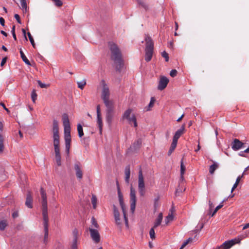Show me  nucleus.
Instances as JSON below:
<instances>
[{
    "mask_svg": "<svg viewBox=\"0 0 249 249\" xmlns=\"http://www.w3.org/2000/svg\"><path fill=\"white\" fill-rule=\"evenodd\" d=\"M53 143L55 153V159L58 166L61 165V155L60 152V141L59 135L58 123L57 120H53Z\"/></svg>",
    "mask_w": 249,
    "mask_h": 249,
    "instance_id": "f257e3e1",
    "label": "nucleus"
},
{
    "mask_svg": "<svg viewBox=\"0 0 249 249\" xmlns=\"http://www.w3.org/2000/svg\"><path fill=\"white\" fill-rule=\"evenodd\" d=\"M62 121L64 129V140L65 142L66 153L69 155L71 147V126L68 115L64 113L62 116Z\"/></svg>",
    "mask_w": 249,
    "mask_h": 249,
    "instance_id": "f03ea898",
    "label": "nucleus"
},
{
    "mask_svg": "<svg viewBox=\"0 0 249 249\" xmlns=\"http://www.w3.org/2000/svg\"><path fill=\"white\" fill-rule=\"evenodd\" d=\"M109 48L111 51V59L116 65V69L119 70L123 65V60L121 52L116 44L109 43Z\"/></svg>",
    "mask_w": 249,
    "mask_h": 249,
    "instance_id": "7ed1b4c3",
    "label": "nucleus"
},
{
    "mask_svg": "<svg viewBox=\"0 0 249 249\" xmlns=\"http://www.w3.org/2000/svg\"><path fill=\"white\" fill-rule=\"evenodd\" d=\"M146 47L145 49V60L148 62L151 60L153 53L154 43L150 37L146 36L145 38Z\"/></svg>",
    "mask_w": 249,
    "mask_h": 249,
    "instance_id": "20e7f679",
    "label": "nucleus"
},
{
    "mask_svg": "<svg viewBox=\"0 0 249 249\" xmlns=\"http://www.w3.org/2000/svg\"><path fill=\"white\" fill-rule=\"evenodd\" d=\"M100 85L102 86V94L101 97L104 101V102L106 105L112 104L113 102L109 100V97L110 95V92L108 86L106 83L105 80H102L100 82Z\"/></svg>",
    "mask_w": 249,
    "mask_h": 249,
    "instance_id": "39448f33",
    "label": "nucleus"
},
{
    "mask_svg": "<svg viewBox=\"0 0 249 249\" xmlns=\"http://www.w3.org/2000/svg\"><path fill=\"white\" fill-rule=\"evenodd\" d=\"M132 112V109H127L124 112L123 116V119L124 120H126L130 124H133L134 126L136 127L137 126L136 118L135 115Z\"/></svg>",
    "mask_w": 249,
    "mask_h": 249,
    "instance_id": "423d86ee",
    "label": "nucleus"
},
{
    "mask_svg": "<svg viewBox=\"0 0 249 249\" xmlns=\"http://www.w3.org/2000/svg\"><path fill=\"white\" fill-rule=\"evenodd\" d=\"M138 189L141 196H143L145 194V185L144 178L141 169L139 172L138 175Z\"/></svg>",
    "mask_w": 249,
    "mask_h": 249,
    "instance_id": "0eeeda50",
    "label": "nucleus"
},
{
    "mask_svg": "<svg viewBox=\"0 0 249 249\" xmlns=\"http://www.w3.org/2000/svg\"><path fill=\"white\" fill-rule=\"evenodd\" d=\"M106 106L107 107L106 116V121L109 124H111L114 116L113 105L112 103L108 104V105H106Z\"/></svg>",
    "mask_w": 249,
    "mask_h": 249,
    "instance_id": "6e6552de",
    "label": "nucleus"
},
{
    "mask_svg": "<svg viewBox=\"0 0 249 249\" xmlns=\"http://www.w3.org/2000/svg\"><path fill=\"white\" fill-rule=\"evenodd\" d=\"M240 242L238 239L234 238L224 242L220 246L217 247L215 249H229L236 243Z\"/></svg>",
    "mask_w": 249,
    "mask_h": 249,
    "instance_id": "1a4fd4ad",
    "label": "nucleus"
},
{
    "mask_svg": "<svg viewBox=\"0 0 249 249\" xmlns=\"http://www.w3.org/2000/svg\"><path fill=\"white\" fill-rule=\"evenodd\" d=\"M136 202V191L135 189L131 186L130 193V210L132 213H134Z\"/></svg>",
    "mask_w": 249,
    "mask_h": 249,
    "instance_id": "9d476101",
    "label": "nucleus"
},
{
    "mask_svg": "<svg viewBox=\"0 0 249 249\" xmlns=\"http://www.w3.org/2000/svg\"><path fill=\"white\" fill-rule=\"evenodd\" d=\"M74 169L77 178L80 180L83 177V172L80 163L79 162L75 163L74 165Z\"/></svg>",
    "mask_w": 249,
    "mask_h": 249,
    "instance_id": "9b49d317",
    "label": "nucleus"
},
{
    "mask_svg": "<svg viewBox=\"0 0 249 249\" xmlns=\"http://www.w3.org/2000/svg\"><path fill=\"white\" fill-rule=\"evenodd\" d=\"M168 82L169 80L166 77H161L158 86V89L162 90L164 89L166 87Z\"/></svg>",
    "mask_w": 249,
    "mask_h": 249,
    "instance_id": "f8f14e48",
    "label": "nucleus"
},
{
    "mask_svg": "<svg viewBox=\"0 0 249 249\" xmlns=\"http://www.w3.org/2000/svg\"><path fill=\"white\" fill-rule=\"evenodd\" d=\"M89 230L92 240L95 243H98L100 241V237L98 231L97 230L90 228H89Z\"/></svg>",
    "mask_w": 249,
    "mask_h": 249,
    "instance_id": "ddd939ff",
    "label": "nucleus"
},
{
    "mask_svg": "<svg viewBox=\"0 0 249 249\" xmlns=\"http://www.w3.org/2000/svg\"><path fill=\"white\" fill-rule=\"evenodd\" d=\"M244 143L238 139H234L231 144V148L233 150L237 151L242 148L244 146Z\"/></svg>",
    "mask_w": 249,
    "mask_h": 249,
    "instance_id": "4468645a",
    "label": "nucleus"
},
{
    "mask_svg": "<svg viewBox=\"0 0 249 249\" xmlns=\"http://www.w3.org/2000/svg\"><path fill=\"white\" fill-rule=\"evenodd\" d=\"M113 214L116 225L119 227H121V222L120 218V213L117 208L114 205H113Z\"/></svg>",
    "mask_w": 249,
    "mask_h": 249,
    "instance_id": "2eb2a0df",
    "label": "nucleus"
},
{
    "mask_svg": "<svg viewBox=\"0 0 249 249\" xmlns=\"http://www.w3.org/2000/svg\"><path fill=\"white\" fill-rule=\"evenodd\" d=\"M185 130V125H182L181 127L178 129L175 133L173 141L178 142V139L181 136V135L183 133Z\"/></svg>",
    "mask_w": 249,
    "mask_h": 249,
    "instance_id": "dca6fc26",
    "label": "nucleus"
},
{
    "mask_svg": "<svg viewBox=\"0 0 249 249\" xmlns=\"http://www.w3.org/2000/svg\"><path fill=\"white\" fill-rule=\"evenodd\" d=\"M42 216L43 218L44 226H48V207L47 206H42Z\"/></svg>",
    "mask_w": 249,
    "mask_h": 249,
    "instance_id": "f3484780",
    "label": "nucleus"
},
{
    "mask_svg": "<svg viewBox=\"0 0 249 249\" xmlns=\"http://www.w3.org/2000/svg\"><path fill=\"white\" fill-rule=\"evenodd\" d=\"M42 206H47V195L46 191L42 188L40 189Z\"/></svg>",
    "mask_w": 249,
    "mask_h": 249,
    "instance_id": "a211bd4d",
    "label": "nucleus"
},
{
    "mask_svg": "<svg viewBox=\"0 0 249 249\" xmlns=\"http://www.w3.org/2000/svg\"><path fill=\"white\" fill-rule=\"evenodd\" d=\"M120 205L121 206V207L122 211H123L124 218V221H125V224L126 226L128 228V221L127 217L126 216V208H125V204H124V202H122V203H120Z\"/></svg>",
    "mask_w": 249,
    "mask_h": 249,
    "instance_id": "6ab92c4d",
    "label": "nucleus"
},
{
    "mask_svg": "<svg viewBox=\"0 0 249 249\" xmlns=\"http://www.w3.org/2000/svg\"><path fill=\"white\" fill-rule=\"evenodd\" d=\"M32 202L33 199L32 195L31 193L29 192L27 195L26 200L25 202L26 206L29 208H32L33 207Z\"/></svg>",
    "mask_w": 249,
    "mask_h": 249,
    "instance_id": "aec40b11",
    "label": "nucleus"
},
{
    "mask_svg": "<svg viewBox=\"0 0 249 249\" xmlns=\"http://www.w3.org/2000/svg\"><path fill=\"white\" fill-rule=\"evenodd\" d=\"M163 218V215L162 213H160L158 215V217L155 220V222L154 223V228H157L158 226H159Z\"/></svg>",
    "mask_w": 249,
    "mask_h": 249,
    "instance_id": "412c9836",
    "label": "nucleus"
},
{
    "mask_svg": "<svg viewBox=\"0 0 249 249\" xmlns=\"http://www.w3.org/2000/svg\"><path fill=\"white\" fill-rule=\"evenodd\" d=\"M185 169H186L185 166L184 165L183 162V159H182V160H181V162H180V180H181L182 181L184 180L183 175L185 173Z\"/></svg>",
    "mask_w": 249,
    "mask_h": 249,
    "instance_id": "4be33fe9",
    "label": "nucleus"
},
{
    "mask_svg": "<svg viewBox=\"0 0 249 249\" xmlns=\"http://www.w3.org/2000/svg\"><path fill=\"white\" fill-rule=\"evenodd\" d=\"M125 180L126 182L129 183L130 175V170L129 166H127L125 168Z\"/></svg>",
    "mask_w": 249,
    "mask_h": 249,
    "instance_id": "5701e85b",
    "label": "nucleus"
},
{
    "mask_svg": "<svg viewBox=\"0 0 249 249\" xmlns=\"http://www.w3.org/2000/svg\"><path fill=\"white\" fill-rule=\"evenodd\" d=\"M213 162V164L211 165L209 168V172L211 174H213L215 170H216L218 167V164L215 162Z\"/></svg>",
    "mask_w": 249,
    "mask_h": 249,
    "instance_id": "b1692460",
    "label": "nucleus"
},
{
    "mask_svg": "<svg viewBox=\"0 0 249 249\" xmlns=\"http://www.w3.org/2000/svg\"><path fill=\"white\" fill-rule=\"evenodd\" d=\"M77 231L76 230H74L73 231V233L74 234V238L72 242V245L71 247V249H77Z\"/></svg>",
    "mask_w": 249,
    "mask_h": 249,
    "instance_id": "393cba45",
    "label": "nucleus"
},
{
    "mask_svg": "<svg viewBox=\"0 0 249 249\" xmlns=\"http://www.w3.org/2000/svg\"><path fill=\"white\" fill-rule=\"evenodd\" d=\"M20 54L21 57L22 59V60L25 62V64H26L28 65H30V62L29 61V60L27 59L24 53H23V51H22L21 49H20Z\"/></svg>",
    "mask_w": 249,
    "mask_h": 249,
    "instance_id": "a878e982",
    "label": "nucleus"
},
{
    "mask_svg": "<svg viewBox=\"0 0 249 249\" xmlns=\"http://www.w3.org/2000/svg\"><path fill=\"white\" fill-rule=\"evenodd\" d=\"M177 144V142H176L175 141H172V142L171 143L170 148L168 152V155L169 156L170 155L172 152L174 151L175 149L176 148Z\"/></svg>",
    "mask_w": 249,
    "mask_h": 249,
    "instance_id": "bb28decb",
    "label": "nucleus"
},
{
    "mask_svg": "<svg viewBox=\"0 0 249 249\" xmlns=\"http://www.w3.org/2000/svg\"><path fill=\"white\" fill-rule=\"evenodd\" d=\"M243 177V175H241V176H239L236 179V181H235V183L233 184L232 188H231V192L232 193L234 190L237 187L241 178Z\"/></svg>",
    "mask_w": 249,
    "mask_h": 249,
    "instance_id": "cd10ccee",
    "label": "nucleus"
},
{
    "mask_svg": "<svg viewBox=\"0 0 249 249\" xmlns=\"http://www.w3.org/2000/svg\"><path fill=\"white\" fill-rule=\"evenodd\" d=\"M21 9L24 13L27 11V6L26 0H20Z\"/></svg>",
    "mask_w": 249,
    "mask_h": 249,
    "instance_id": "c85d7f7f",
    "label": "nucleus"
},
{
    "mask_svg": "<svg viewBox=\"0 0 249 249\" xmlns=\"http://www.w3.org/2000/svg\"><path fill=\"white\" fill-rule=\"evenodd\" d=\"M44 243H46L47 242V239L48 237V226H44Z\"/></svg>",
    "mask_w": 249,
    "mask_h": 249,
    "instance_id": "c756f323",
    "label": "nucleus"
},
{
    "mask_svg": "<svg viewBox=\"0 0 249 249\" xmlns=\"http://www.w3.org/2000/svg\"><path fill=\"white\" fill-rule=\"evenodd\" d=\"M77 83L78 87L81 89H83L84 88L85 86L86 85V79H83L80 81H78Z\"/></svg>",
    "mask_w": 249,
    "mask_h": 249,
    "instance_id": "7c9ffc66",
    "label": "nucleus"
},
{
    "mask_svg": "<svg viewBox=\"0 0 249 249\" xmlns=\"http://www.w3.org/2000/svg\"><path fill=\"white\" fill-rule=\"evenodd\" d=\"M77 131L79 137H82L84 135V133L82 126L79 124L77 125Z\"/></svg>",
    "mask_w": 249,
    "mask_h": 249,
    "instance_id": "2f4dec72",
    "label": "nucleus"
},
{
    "mask_svg": "<svg viewBox=\"0 0 249 249\" xmlns=\"http://www.w3.org/2000/svg\"><path fill=\"white\" fill-rule=\"evenodd\" d=\"M97 124H98V127L100 129V131L101 132L102 126H103V123H102V121L101 115L99 116H97Z\"/></svg>",
    "mask_w": 249,
    "mask_h": 249,
    "instance_id": "473e14b6",
    "label": "nucleus"
},
{
    "mask_svg": "<svg viewBox=\"0 0 249 249\" xmlns=\"http://www.w3.org/2000/svg\"><path fill=\"white\" fill-rule=\"evenodd\" d=\"M174 216L173 214L169 213L167 216L166 217L165 219V224L167 225L170 222L172 221L173 220Z\"/></svg>",
    "mask_w": 249,
    "mask_h": 249,
    "instance_id": "72a5a7b5",
    "label": "nucleus"
},
{
    "mask_svg": "<svg viewBox=\"0 0 249 249\" xmlns=\"http://www.w3.org/2000/svg\"><path fill=\"white\" fill-rule=\"evenodd\" d=\"M138 3L140 6L143 7L145 10L148 9V5L142 0H138Z\"/></svg>",
    "mask_w": 249,
    "mask_h": 249,
    "instance_id": "f704fd0d",
    "label": "nucleus"
},
{
    "mask_svg": "<svg viewBox=\"0 0 249 249\" xmlns=\"http://www.w3.org/2000/svg\"><path fill=\"white\" fill-rule=\"evenodd\" d=\"M224 202V201H222L220 204L218 205L214 209V211L213 212V213H212L211 214V216H213L215 213L217 212V211L220 209V208H221L223 206V203Z\"/></svg>",
    "mask_w": 249,
    "mask_h": 249,
    "instance_id": "c9c22d12",
    "label": "nucleus"
},
{
    "mask_svg": "<svg viewBox=\"0 0 249 249\" xmlns=\"http://www.w3.org/2000/svg\"><path fill=\"white\" fill-rule=\"evenodd\" d=\"M3 140L4 139L2 136L0 134V153H2L3 150Z\"/></svg>",
    "mask_w": 249,
    "mask_h": 249,
    "instance_id": "e433bc0d",
    "label": "nucleus"
},
{
    "mask_svg": "<svg viewBox=\"0 0 249 249\" xmlns=\"http://www.w3.org/2000/svg\"><path fill=\"white\" fill-rule=\"evenodd\" d=\"M91 203L94 209L96 207L97 198L95 195H92L91 197Z\"/></svg>",
    "mask_w": 249,
    "mask_h": 249,
    "instance_id": "4c0bfd02",
    "label": "nucleus"
},
{
    "mask_svg": "<svg viewBox=\"0 0 249 249\" xmlns=\"http://www.w3.org/2000/svg\"><path fill=\"white\" fill-rule=\"evenodd\" d=\"M7 226V223L6 221L2 220L0 221V230L3 231L4 230L5 227Z\"/></svg>",
    "mask_w": 249,
    "mask_h": 249,
    "instance_id": "58836bf2",
    "label": "nucleus"
},
{
    "mask_svg": "<svg viewBox=\"0 0 249 249\" xmlns=\"http://www.w3.org/2000/svg\"><path fill=\"white\" fill-rule=\"evenodd\" d=\"M154 228H154V227L153 228H152L150 229V231H149V234H150V238L152 240L155 238V233Z\"/></svg>",
    "mask_w": 249,
    "mask_h": 249,
    "instance_id": "ea45409f",
    "label": "nucleus"
},
{
    "mask_svg": "<svg viewBox=\"0 0 249 249\" xmlns=\"http://www.w3.org/2000/svg\"><path fill=\"white\" fill-rule=\"evenodd\" d=\"M28 36L29 37V39L31 43L32 44L33 47L34 48H35V43L34 39H33L32 36H31V34H30V33H29V32L28 33Z\"/></svg>",
    "mask_w": 249,
    "mask_h": 249,
    "instance_id": "a19ab883",
    "label": "nucleus"
},
{
    "mask_svg": "<svg viewBox=\"0 0 249 249\" xmlns=\"http://www.w3.org/2000/svg\"><path fill=\"white\" fill-rule=\"evenodd\" d=\"M31 98H32V100L33 102L34 103H35L37 98V94L36 93V91L35 90H33V91L32 92Z\"/></svg>",
    "mask_w": 249,
    "mask_h": 249,
    "instance_id": "79ce46f5",
    "label": "nucleus"
},
{
    "mask_svg": "<svg viewBox=\"0 0 249 249\" xmlns=\"http://www.w3.org/2000/svg\"><path fill=\"white\" fill-rule=\"evenodd\" d=\"M37 83H38L39 86L41 88H48L49 86V85H46L45 84L42 83L41 82V81H40V80H38L37 81Z\"/></svg>",
    "mask_w": 249,
    "mask_h": 249,
    "instance_id": "37998d69",
    "label": "nucleus"
},
{
    "mask_svg": "<svg viewBox=\"0 0 249 249\" xmlns=\"http://www.w3.org/2000/svg\"><path fill=\"white\" fill-rule=\"evenodd\" d=\"M162 56L164 57L166 62H168L169 60V56L168 54L165 52L163 51L161 53Z\"/></svg>",
    "mask_w": 249,
    "mask_h": 249,
    "instance_id": "c03bdc74",
    "label": "nucleus"
},
{
    "mask_svg": "<svg viewBox=\"0 0 249 249\" xmlns=\"http://www.w3.org/2000/svg\"><path fill=\"white\" fill-rule=\"evenodd\" d=\"M54 2L56 6H61L62 5V2L60 0H52Z\"/></svg>",
    "mask_w": 249,
    "mask_h": 249,
    "instance_id": "a18cd8bd",
    "label": "nucleus"
},
{
    "mask_svg": "<svg viewBox=\"0 0 249 249\" xmlns=\"http://www.w3.org/2000/svg\"><path fill=\"white\" fill-rule=\"evenodd\" d=\"M155 101V100L154 98L151 97L150 102L148 105V107H149V108L150 107H152L153 106Z\"/></svg>",
    "mask_w": 249,
    "mask_h": 249,
    "instance_id": "49530a36",
    "label": "nucleus"
},
{
    "mask_svg": "<svg viewBox=\"0 0 249 249\" xmlns=\"http://www.w3.org/2000/svg\"><path fill=\"white\" fill-rule=\"evenodd\" d=\"M91 223L94 227H95V228L98 227V224H97L95 219L94 217H92L91 219Z\"/></svg>",
    "mask_w": 249,
    "mask_h": 249,
    "instance_id": "de8ad7c7",
    "label": "nucleus"
},
{
    "mask_svg": "<svg viewBox=\"0 0 249 249\" xmlns=\"http://www.w3.org/2000/svg\"><path fill=\"white\" fill-rule=\"evenodd\" d=\"M177 74V71L176 70H172V71H171L170 72V76L173 77L176 76Z\"/></svg>",
    "mask_w": 249,
    "mask_h": 249,
    "instance_id": "09e8293b",
    "label": "nucleus"
},
{
    "mask_svg": "<svg viewBox=\"0 0 249 249\" xmlns=\"http://www.w3.org/2000/svg\"><path fill=\"white\" fill-rule=\"evenodd\" d=\"M142 141L141 139H139L137 140L136 142L134 143V146H135V145H137V147H139L142 144Z\"/></svg>",
    "mask_w": 249,
    "mask_h": 249,
    "instance_id": "8fccbe9b",
    "label": "nucleus"
},
{
    "mask_svg": "<svg viewBox=\"0 0 249 249\" xmlns=\"http://www.w3.org/2000/svg\"><path fill=\"white\" fill-rule=\"evenodd\" d=\"M14 17L16 19V20H17L19 24L21 23V21H20V17L18 15V14H15L14 15Z\"/></svg>",
    "mask_w": 249,
    "mask_h": 249,
    "instance_id": "3c124183",
    "label": "nucleus"
},
{
    "mask_svg": "<svg viewBox=\"0 0 249 249\" xmlns=\"http://www.w3.org/2000/svg\"><path fill=\"white\" fill-rule=\"evenodd\" d=\"M208 202H209V210H210V211H211L212 209V208L213 207V203L212 202L210 199H209Z\"/></svg>",
    "mask_w": 249,
    "mask_h": 249,
    "instance_id": "603ef678",
    "label": "nucleus"
},
{
    "mask_svg": "<svg viewBox=\"0 0 249 249\" xmlns=\"http://www.w3.org/2000/svg\"><path fill=\"white\" fill-rule=\"evenodd\" d=\"M7 60V57H5L2 58V61L0 63V66L2 67L6 63Z\"/></svg>",
    "mask_w": 249,
    "mask_h": 249,
    "instance_id": "864d4df0",
    "label": "nucleus"
},
{
    "mask_svg": "<svg viewBox=\"0 0 249 249\" xmlns=\"http://www.w3.org/2000/svg\"><path fill=\"white\" fill-rule=\"evenodd\" d=\"M97 116H101L100 107L99 105L97 107Z\"/></svg>",
    "mask_w": 249,
    "mask_h": 249,
    "instance_id": "5fc2aeb1",
    "label": "nucleus"
},
{
    "mask_svg": "<svg viewBox=\"0 0 249 249\" xmlns=\"http://www.w3.org/2000/svg\"><path fill=\"white\" fill-rule=\"evenodd\" d=\"M118 198H119V203H122V202H124L123 195L119 196Z\"/></svg>",
    "mask_w": 249,
    "mask_h": 249,
    "instance_id": "6e6d98bb",
    "label": "nucleus"
},
{
    "mask_svg": "<svg viewBox=\"0 0 249 249\" xmlns=\"http://www.w3.org/2000/svg\"><path fill=\"white\" fill-rule=\"evenodd\" d=\"M4 22H5V20L4 19V18H0V24L4 26Z\"/></svg>",
    "mask_w": 249,
    "mask_h": 249,
    "instance_id": "4d7b16f0",
    "label": "nucleus"
},
{
    "mask_svg": "<svg viewBox=\"0 0 249 249\" xmlns=\"http://www.w3.org/2000/svg\"><path fill=\"white\" fill-rule=\"evenodd\" d=\"M249 228V223L245 224L243 225V230H246V229H247V228Z\"/></svg>",
    "mask_w": 249,
    "mask_h": 249,
    "instance_id": "13d9d810",
    "label": "nucleus"
},
{
    "mask_svg": "<svg viewBox=\"0 0 249 249\" xmlns=\"http://www.w3.org/2000/svg\"><path fill=\"white\" fill-rule=\"evenodd\" d=\"M0 105L3 107V108L7 112H9V110H8V108H7L5 107V106L4 105V104L2 103H1L0 104Z\"/></svg>",
    "mask_w": 249,
    "mask_h": 249,
    "instance_id": "bf43d9fd",
    "label": "nucleus"
},
{
    "mask_svg": "<svg viewBox=\"0 0 249 249\" xmlns=\"http://www.w3.org/2000/svg\"><path fill=\"white\" fill-rule=\"evenodd\" d=\"M12 216L13 218H16L18 216V213L17 212H15L12 214Z\"/></svg>",
    "mask_w": 249,
    "mask_h": 249,
    "instance_id": "052dcab7",
    "label": "nucleus"
},
{
    "mask_svg": "<svg viewBox=\"0 0 249 249\" xmlns=\"http://www.w3.org/2000/svg\"><path fill=\"white\" fill-rule=\"evenodd\" d=\"M188 244H189L188 243V241H184L183 242V243L182 244V245H181L182 248H184Z\"/></svg>",
    "mask_w": 249,
    "mask_h": 249,
    "instance_id": "680f3d73",
    "label": "nucleus"
},
{
    "mask_svg": "<svg viewBox=\"0 0 249 249\" xmlns=\"http://www.w3.org/2000/svg\"><path fill=\"white\" fill-rule=\"evenodd\" d=\"M249 169V166H248V167H247L245 169V170H244V172H243V173H242V175H243V177L244 176V175H246V171H247Z\"/></svg>",
    "mask_w": 249,
    "mask_h": 249,
    "instance_id": "e2e57ef3",
    "label": "nucleus"
},
{
    "mask_svg": "<svg viewBox=\"0 0 249 249\" xmlns=\"http://www.w3.org/2000/svg\"><path fill=\"white\" fill-rule=\"evenodd\" d=\"M12 34H15V26L14 25L12 27V30H11Z\"/></svg>",
    "mask_w": 249,
    "mask_h": 249,
    "instance_id": "0e129e2a",
    "label": "nucleus"
},
{
    "mask_svg": "<svg viewBox=\"0 0 249 249\" xmlns=\"http://www.w3.org/2000/svg\"><path fill=\"white\" fill-rule=\"evenodd\" d=\"M22 31L23 34V35H24V36H25V39H26V40H27V37H26V31H25V29H22Z\"/></svg>",
    "mask_w": 249,
    "mask_h": 249,
    "instance_id": "69168bd1",
    "label": "nucleus"
},
{
    "mask_svg": "<svg viewBox=\"0 0 249 249\" xmlns=\"http://www.w3.org/2000/svg\"><path fill=\"white\" fill-rule=\"evenodd\" d=\"M200 149V144H199V142H198V145H197V148L195 150V152H197L198 151H199Z\"/></svg>",
    "mask_w": 249,
    "mask_h": 249,
    "instance_id": "338daca9",
    "label": "nucleus"
},
{
    "mask_svg": "<svg viewBox=\"0 0 249 249\" xmlns=\"http://www.w3.org/2000/svg\"><path fill=\"white\" fill-rule=\"evenodd\" d=\"M0 33L1 34H2L3 35H4L5 36H7V34L6 32H5L4 31L1 30L0 31Z\"/></svg>",
    "mask_w": 249,
    "mask_h": 249,
    "instance_id": "774afa93",
    "label": "nucleus"
}]
</instances>
